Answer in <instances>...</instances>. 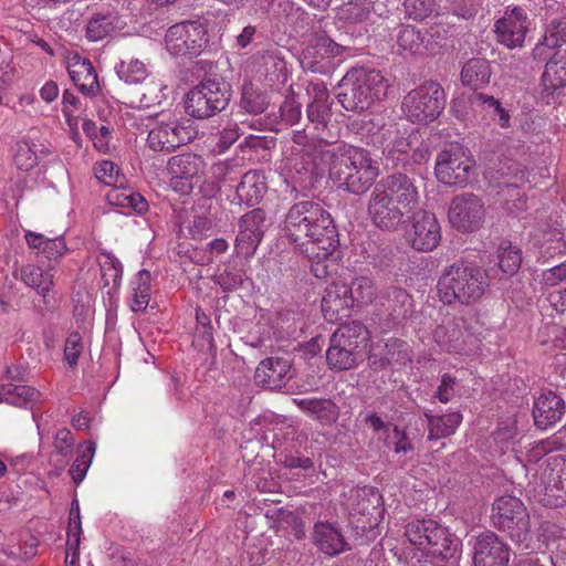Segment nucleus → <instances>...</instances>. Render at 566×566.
<instances>
[{"mask_svg": "<svg viewBox=\"0 0 566 566\" xmlns=\"http://www.w3.org/2000/svg\"><path fill=\"white\" fill-rule=\"evenodd\" d=\"M243 281V273L240 270L229 266L214 276V282L226 292H232L239 289Z\"/></svg>", "mask_w": 566, "mask_h": 566, "instance_id": "obj_52", "label": "nucleus"}, {"mask_svg": "<svg viewBox=\"0 0 566 566\" xmlns=\"http://www.w3.org/2000/svg\"><path fill=\"white\" fill-rule=\"evenodd\" d=\"M283 231L311 261V272L316 277H326L336 269L338 233L329 212L319 202L302 200L292 205Z\"/></svg>", "mask_w": 566, "mask_h": 566, "instance_id": "obj_1", "label": "nucleus"}, {"mask_svg": "<svg viewBox=\"0 0 566 566\" xmlns=\"http://www.w3.org/2000/svg\"><path fill=\"white\" fill-rule=\"evenodd\" d=\"M440 226L436 217L427 211L412 214L408 239L418 251H432L441 240Z\"/></svg>", "mask_w": 566, "mask_h": 566, "instance_id": "obj_21", "label": "nucleus"}, {"mask_svg": "<svg viewBox=\"0 0 566 566\" xmlns=\"http://www.w3.org/2000/svg\"><path fill=\"white\" fill-rule=\"evenodd\" d=\"M424 417L428 422L429 440H438L453 434L462 422V415L460 412L434 416L430 411H426Z\"/></svg>", "mask_w": 566, "mask_h": 566, "instance_id": "obj_34", "label": "nucleus"}, {"mask_svg": "<svg viewBox=\"0 0 566 566\" xmlns=\"http://www.w3.org/2000/svg\"><path fill=\"white\" fill-rule=\"evenodd\" d=\"M486 271L474 263L457 261L447 266L438 280L439 300L448 305L476 303L489 289Z\"/></svg>", "mask_w": 566, "mask_h": 566, "instance_id": "obj_3", "label": "nucleus"}, {"mask_svg": "<svg viewBox=\"0 0 566 566\" xmlns=\"http://www.w3.org/2000/svg\"><path fill=\"white\" fill-rule=\"evenodd\" d=\"M95 443L88 441L85 450H83L71 465L69 473L72 476L75 484H80L86 475V472L91 465L93 455L95 453Z\"/></svg>", "mask_w": 566, "mask_h": 566, "instance_id": "obj_47", "label": "nucleus"}, {"mask_svg": "<svg viewBox=\"0 0 566 566\" xmlns=\"http://www.w3.org/2000/svg\"><path fill=\"white\" fill-rule=\"evenodd\" d=\"M457 387L458 379L450 374H443L433 397L442 403H448L455 396Z\"/></svg>", "mask_w": 566, "mask_h": 566, "instance_id": "obj_55", "label": "nucleus"}, {"mask_svg": "<svg viewBox=\"0 0 566 566\" xmlns=\"http://www.w3.org/2000/svg\"><path fill=\"white\" fill-rule=\"evenodd\" d=\"M35 144L22 139L15 144L14 164L20 170L29 171L38 164Z\"/></svg>", "mask_w": 566, "mask_h": 566, "instance_id": "obj_46", "label": "nucleus"}, {"mask_svg": "<svg viewBox=\"0 0 566 566\" xmlns=\"http://www.w3.org/2000/svg\"><path fill=\"white\" fill-rule=\"evenodd\" d=\"M448 216L451 224L458 230L475 231L485 217L484 203L474 193H462L453 198Z\"/></svg>", "mask_w": 566, "mask_h": 566, "instance_id": "obj_14", "label": "nucleus"}, {"mask_svg": "<svg viewBox=\"0 0 566 566\" xmlns=\"http://www.w3.org/2000/svg\"><path fill=\"white\" fill-rule=\"evenodd\" d=\"M265 227V212L256 208L242 216L234 248L239 255L250 258L260 244Z\"/></svg>", "mask_w": 566, "mask_h": 566, "instance_id": "obj_17", "label": "nucleus"}, {"mask_svg": "<svg viewBox=\"0 0 566 566\" xmlns=\"http://www.w3.org/2000/svg\"><path fill=\"white\" fill-rule=\"evenodd\" d=\"M410 151L411 142L405 137H397L386 145L382 153L386 163L397 167L398 165L406 166L409 163Z\"/></svg>", "mask_w": 566, "mask_h": 566, "instance_id": "obj_43", "label": "nucleus"}, {"mask_svg": "<svg viewBox=\"0 0 566 566\" xmlns=\"http://www.w3.org/2000/svg\"><path fill=\"white\" fill-rule=\"evenodd\" d=\"M74 447V438L72 432L66 429L62 428L60 429L54 439V449L57 453H60L63 457H67L72 453Z\"/></svg>", "mask_w": 566, "mask_h": 566, "instance_id": "obj_61", "label": "nucleus"}, {"mask_svg": "<svg viewBox=\"0 0 566 566\" xmlns=\"http://www.w3.org/2000/svg\"><path fill=\"white\" fill-rule=\"evenodd\" d=\"M566 43V18L554 19L546 28L543 44L549 49Z\"/></svg>", "mask_w": 566, "mask_h": 566, "instance_id": "obj_49", "label": "nucleus"}, {"mask_svg": "<svg viewBox=\"0 0 566 566\" xmlns=\"http://www.w3.org/2000/svg\"><path fill=\"white\" fill-rule=\"evenodd\" d=\"M312 537L315 546L328 556L339 555L349 548L342 530L336 523L316 522Z\"/></svg>", "mask_w": 566, "mask_h": 566, "instance_id": "obj_27", "label": "nucleus"}, {"mask_svg": "<svg viewBox=\"0 0 566 566\" xmlns=\"http://www.w3.org/2000/svg\"><path fill=\"white\" fill-rule=\"evenodd\" d=\"M345 49L328 36L318 35L303 51L301 63L314 73H325L329 69V59L342 54Z\"/></svg>", "mask_w": 566, "mask_h": 566, "instance_id": "obj_22", "label": "nucleus"}, {"mask_svg": "<svg viewBox=\"0 0 566 566\" xmlns=\"http://www.w3.org/2000/svg\"><path fill=\"white\" fill-rule=\"evenodd\" d=\"M348 294L354 301V306H361L370 303L375 295L376 289L373 281L367 276H359L347 284Z\"/></svg>", "mask_w": 566, "mask_h": 566, "instance_id": "obj_44", "label": "nucleus"}, {"mask_svg": "<svg viewBox=\"0 0 566 566\" xmlns=\"http://www.w3.org/2000/svg\"><path fill=\"white\" fill-rule=\"evenodd\" d=\"M301 104L293 96H287L280 106V116L286 125H294L301 118Z\"/></svg>", "mask_w": 566, "mask_h": 566, "instance_id": "obj_56", "label": "nucleus"}, {"mask_svg": "<svg viewBox=\"0 0 566 566\" xmlns=\"http://www.w3.org/2000/svg\"><path fill=\"white\" fill-rule=\"evenodd\" d=\"M446 102L443 87L436 81H427L403 97L401 109L408 120L428 124L441 115Z\"/></svg>", "mask_w": 566, "mask_h": 566, "instance_id": "obj_5", "label": "nucleus"}, {"mask_svg": "<svg viewBox=\"0 0 566 566\" xmlns=\"http://www.w3.org/2000/svg\"><path fill=\"white\" fill-rule=\"evenodd\" d=\"M116 198L118 205L130 207L138 213H143L148 208L146 199L137 192L116 195Z\"/></svg>", "mask_w": 566, "mask_h": 566, "instance_id": "obj_62", "label": "nucleus"}, {"mask_svg": "<svg viewBox=\"0 0 566 566\" xmlns=\"http://www.w3.org/2000/svg\"><path fill=\"white\" fill-rule=\"evenodd\" d=\"M510 547L493 532H484L475 538L474 566H507Z\"/></svg>", "mask_w": 566, "mask_h": 566, "instance_id": "obj_19", "label": "nucleus"}, {"mask_svg": "<svg viewBox=\"0 0 566 566\" xmlns=\"http://www.w3.org/2000/svg\"><path fill=\"white\" fill-rule=\"evenodd\" d=\"M101 275L104 286L113 284L115 289L120 285L123 276V265L120 261L111 252L102 251L97 258Z\"/></svg>", "mask_w": 566, "mask_h": 566, "instance_id": "obj_40", "label": "nucleus"}, {"mask_svg": "<svg viewBox=\"0 0 566 566\" xmlns=\"http://www.w3.org/2000/svg\"><path fill=\"white\" fill-rule=\"evenodd\" d=\"M405 13L409 19L422 21L434 10V0H405Z\"/></svg>", "mask_w": 566, "mask_h": 566, "instance_id": "obj_50", "label": "nucleus"}, {"mask_svg": "<svg viewBox=\"0 0 566 566\" xmlns=\"http://www.w3.org/2000/svg\"><path fill=\"white\" fill-rule=\"evenodd\" d=\"M232 96L231 85L223 80H206L191 88L186 97V112L205 119L222 112Z\"/></svg>", "mask_w": 566, "mask_h": 566, "instance_id": "obj_6", "label": "nucleus"}, {"mask_svg": "<svg viewBox=\"0 0 566 566\" xmlns=\"http://www.w3.org/2000/svg\"><path fill=\"white\" fill-rule=\"evenodd\" d=\"M471 104L482 106L486 114L501 128L511 127V116L509 111L502 106V103L492 95L484 93H473L470 97Z\"/></svg>", "mask_w": 566, "mask_h": 566, "instance_id": "obj_37", "label": "nucleus"}, {"mask_svg": "<svg viewBox=\"0 0 566 566\" xmlns=\"http://www.w3.org/2000/svg\"><path fill=\"white\" fill-rule=\"evenodd\" d=\"M161 117L156 122L148 133L147 143L149 148L155 151H174L181 145H186L195 137V130L191 125L180 122L170 116L155 114L148 116V120H154Z\"/></svg>", "mask_w": 566, "mask_h": 566, "instance_id": "obj_10", "label": "nucleus"}, {"mask_svg": "<svg viewBox=\"0 0 566 566\" xmlns=\"http://www.w3.org/2000/svg\"><path fill=\"white\" fill-rule=\"evenodd\" d=\"M294 403L323 426H332L339 417L338 406L328 398L294 399Z\"/></svg>", "mask_w": 566, "mask_h": 566, "instance_id": "obj_29", "label": "nucleus"}, {"mask_svg": "<svg viewBox=\"0 0 566 566\" xmlns=\"http://www.w3.org/2000/svg\"><path fill=\"white\" fill-rule=\"evenodd\" d=\"M239 127L237 123H229L219 134L217 148L220 153L229 149L239 138Z\"/></svg>", "mask_w": 566, "mask_h": 566, "instance_id": "obj_60", "label": "nucleus"}, {"mask_svg": "<svg viewBox=\"0 0 566 566\" xmlns=\"http://www.w3.org/2000/svg\"><path fill=\"white\" fill-rule=\"evenodd\" d=\"M545 506L560 507L566 504V460L554 459L546 474L544 495Z\"/></svg>", "mask_w": 566, "mask_h": 566, "instance_id": "obj_26", "label": "nucleus"}, {"mask_svg": "<svg viewBox=\"0 0 566 566\" xmlns=\"http://www.w3.org/2000/svg\"><path fill=\"white\" fill-rule=\"evenodd\" d=\"M499 266L506 275L515 274L522 263V252L511 242H503L499 249Z\"/></svg>", "mask_w": 566, "mask_h": 566, "instance_id": "obj_45", "label": "nucleus"}, {"mask_svg": "<svg viewBox=\"0 0 566 566\" xmlns=\"http://www.w3.org/2000/svg\"><path fill=\"white\" fill-rule=\"evenodd\" d=\"M150 282L151 274L148 270H140L132 281V311L140 312L147 308L150 301Z\"/></svg>", "mask_w": 566, "mask_h": 566, "instance_id": "obj_39", "label": "nucleus"}, {"mask_svg": "<svg viewBox=\"0 0 566 566\" xmlns=\"http://www.w3.org/2000/svg\"><path fill=\"white\" fill-rule=\"evenodd\" d=\"M239 172V165L234 160L218 161L211 166V175L217 181L233 180Z\"/></svg>", "mask_w": 566, "mask_h": 566, "instance_id": "obj_54", "label": "nucleus"}, {"mask_svg": "<svg viewBox=\"0 0 566 566\" xmlns=\"http://www.w3.org/2000/svg\"><path fill=\"white\" fill-rule=\"evenodd\" d=\"M118 17L114 13L94 14L86 25V38L90 41H99L111 35L118 28Z\"/></svg>", "mask_w": 566, "mask_h": 566, "instance_id": "obj_38", "label": "nucleus"}, {"mask_svg": "<svg viewBox=\"0 0 566 566\" xmlns=\"http://www.w3.org/2000/svg\"><path fill=\"white\" fill-rule=\"evenodd\" d=\"M492 521L515 543H523L530 537V515L518 497L512 495L497 497L492 505Z\"/></svg>", "mask_w": 566, "mask_h": 566, "instance_id": "obj_9", "label": "nucleus"}, {"mask_svg": "<svg viewBox=\"0 0 566 566\" xmlns=\"http://www.w3.org/2000/svg\"><path fill=\"white\" fill-rule=\"evenodd\" d=\"M347 283L333 282L325 289L322 298V312L324 317L336 323L349 316L350 310L354 307V301L348 294Z\"/></svg>", "mask_w": 566, "mask_h": 566, "instance_id": "obj_25", "label": "nucleus"}, {"mask_svg": "<svg viewBox=\"0 0 566 566\" xmlns=\"http://www.w3.org/2000/svg\"><path fill=\"white\" fill-rule=\"evenodd\" d=\"M494 28L500 43L509 49L521 48L530 28V20L522 8H507Z\"/></svg>", "mask_w": 566, "mask_h": 566, "instance_id": "obj_18", "label": "nucleus"}, {"mask_svg": "<svg viewBox=\"0 0 566 566\" xmlns=\"http://www.w3.org/2000/svg\"><path fill=\"white\" fill-rule=\"evenodd\" d=\"M83 350L82 336L77 332H72L64 344L63 357L70 368L77 366L78 358Z\"/></svg>", "mask_w": 566, "mask_h": 566, "instance_id": "obj_51", "label": "nucleus"}, {"mask_svg": "<svg viewBox=\"0 0 566 566\" xmlns=\"http://www.w3.org/2000/svg\"><path fill=\"white\" fill-rule=\"evenodd\" d=\"M491 66L484 59H471L462 67L461 81L473 90L481 88L490 82Z\"/></svg>", "mask_w": 566, "mask_h": 566, "instance_id": "obj_35", "label": "nucleus"}, {"mask_svg": "<svg viewBox=\"0 0 566 566\" xmlns=\"http://www.w3.org/2000/svg\"><path fill=\"white\" fill-rule=\"evenodd\" d=\"M481 6V0H454L453 12L455 15L470 19L474 17Z\"/></svg>", "mask_w": 566, "mask_h": 566, "instance_id": "obj_63", "label": "nucleus"}, {"mask_svg": "<svg viewBox=\"0 0 566 566\" xmlns=\"http://www.w3.org/2000/svg\"><path fill=\"white\" fill-rule=\"evenodd\" d=\"M405 536L416 546V552L428 549L429 553L443 557H453L459 541L448 530L433 520H416L407 524Z\"/></svg>", "mask_w": 566, "mask_h": 566, "instance_id": "obj_8", "label": "nucleus"}, {"mask_svg": "<svg viewBox=\"0 0 566 566\" xmlns=\"http://www.w3.org/2000/svg\"><path fill=\"white\" fill-rule=\"evenodd\" d=\"M367 212L374 226L381 230H395L408 213L375 188L368 200Z\"/></svg>", "mask_w": 566, "mask_h": 566, "instance_id": "obj_20", "label": "nucleus"}, {"mask_svg": "<svg viewBox=\"0 0 566 566\" xmlns=\"http://www.w3.org/2000/svg\"><path fill=\"white\" fill-rule=\"evenodd\" d=\"M291 360L283 357H268L258 365L254 380L258 386L280 390L285 387L292 378Z\"/></svg>", "mask_w": 566, "mask_h": 566, "instance_id": "obj_23", "label": "nucleus"}, {"mask_svg": "<svg viewBox=\"0 0 566 566\" xmlns=\"http://www.w3.org/2000/svg\"><path fill=\"white\" fill-rule=\"evenodd\" d=\"M324 171L323 163H314L310 155L302 156L292 163L290 168V177L301 188L306 189L313 187L318 177Z\"/></svg>", "mask_w": 566, "mask_h": 566, "instance_id": "obj_33", "label": "nucleus"}, {"mask_svg": "<svg viewBox=\"0 0 566 566\" xmlns=\"http://www.w3.org/2000/svg\"><path fill=\"white\" fill-rule=\"evenodd\" d=\"M331 103H314L311 102L307 106V118L316 125L325 126L329 118Z\"/></svg>", "mask_w": 566, "mask_h": 566, "instance_id": "obj_58", "label": "nucleus"}, {"mask_svg": "<svg viewBox=\"0 0 566 566\" xmlns=\"http://www.w3.org/2000/svg\"><path fill=\"white\" fill-rule=\"evenodd\" d=\"M95 177L101 182L115 188H122L125 184V177L119 172V168L108 160H103L96 165Z\"/></svg>", "mask_w": 566, "mask_h": 566, "instance_id": "obj_48", "label": "nucleus"}, {"mask_svg": "<svg viewBox=\"0 0 566 566\" xmlns=\"http://www.w3.org/2000/svg\"><path fill=\"white\" fill-rule=\"evenodd\" d=\"M206 33L203 25L198 21L176 23L166 32V49L174 56L196 57L207 44Z\"/></svg>", "mask_w": 566, "mask_h": 566, "instance_id": "obj_11", "label": "nucleus"}, {"mask_svg": "<svg viewBox=\"0 0 566 566\" xmlns=\"http://www.w3.org/2000/svg\"><path fill=\"white\" fill-rule=\"evenodd\" d=\"M367 329L358 321L340 325L332 335L326 352L328 366L337 370L352 369L357 364L358 345L367 339Z\"/></svg>", "mask_w": 566, "mask_h": 566, "instance_id": "obj_7", "label": "nucleus"}, {"mask_svg": "<svg viewBox=\"0 0 566 566\" xmlns=\"http://www.w3.org/2000/svg\"><path fill=\"white\" fill-rule=\"evenodd\" d=\"M339 87L340 105L346 111L363 113L386 96L388 84L377 70L353 69L343 77Z\"/></svg>", "mask_w": 566, "mask_h": 566, "instance_id": "obj_4", "label": "nucleus"}, {"mask_svg": "<svg viewBox=\"0 0 566 566\" xmlns=\"http://www.w3.org/2000/svg\"><path fill=\"white\" fill-rule=\"evenodd\" d=\"M206 163L196 154H181L174 156L168 163L170 175L180 180L191 181L205 172Z\"/></svg>", "mask_w": 566, "mask_h": 566, "instance_id": "obj_32", "label": "nucleus"}, {"mask_svg": "<svg viewBox=\"0 0 566 566\" xmlns=\"http://www.w3.org/2000/svg\"><path fill=\"white\" fill-rule=\"evenodd\" d=\"M473 166L474 160L464 148L455 145L438 154L434 172L438 180L444 185L463 186L468 182Z\"/></svg>", "mask_w": 566, "mask_h": 566, "instance_id": "obj_12", "label": "nucleus"}, {"mask_svg": "<svg viewBox=\"0 0 566 566\" xmlns=\"http://www.w3.org/2000/svg\"><path fill=\"white\" fill-rule=\"evenodd\" d=\"M433 338L443 350L454 354H468L479 343L464 317H454L439 325L433 332Z\"/></svg>", "mask_w": 566, "mask_h": 566, "instance_id": "obj_13", "label": "nucleus"}, {"mask_svg": "<svg viewBox=\"0 0 566 566\" xmlns=\"http://www.w3.org/2000/svg\"><path fill=\"white\" fill-rule=\"evenodd\" d=\"M408 213L413 211L419 202V192L413 179L402 172H394L381 178L374 187Z\"/></svg>", "mask_w": 566, "mask_h": 566, "instance_id": "obj_16", "label": "nucleus"}, {"mask_svg": "<svg viewBox=\"0 0 566 566\" xmlns=\"http://www.w3.org/2000/svg\"><path fill=\"white\" fill-rule=\"evenodd\" d=\"M542 82L546 90L566 86V52L555 53L546 63Z\"/></svg>", "mask_w": 566, "mask_h": 566, "instance_id": "obj_36", "label": "nucleus"}, {"mask_svg": "<svg viewBox=\"0 0 566 566\" xmlns=\"http://www.w3.org/2000/svg\"><path fill=\"white\" fill-rule=\"evenodd\" d=\"M115 72L120 81L126 84H139L149 75L148 69L138 59L122 60L115 65Z\"/></svg>", "mask_w": 566, "mask_h": 566, "instance_id": "obj_41", "label": "nucleus"}, {"mask_svg": "<svg viewBox=\"0 0 566 566\" xmlns=\"http://www.w3.org/2000/svg\"><path fill=\"white\" fill-rule=\"evenodd\" d=\"M66 251H67V248H66L65 241L61 235L52 238V239L48 238V240L42 249L43 255L49 261L57 260Z\"/></svg>", "mask_w": 566, "mask_h": 566, "instance_id": "obj_59", "label": "nucleus"}, {"mask_svg": "<svg viewBox=\"0 0 566 566\" xmlns=\"http://www.w3.org/2000/svg\"><path fill=\"white\" fill-rule=\"evenodd\" d=\"M67 72L72 82L83 95L94 97L99 93L97 74L88 59L78 55L73 56L69 61Z\"/></svg>", "mask_w": 566, "mask_h": 566, "instance_id": "obj_28", "label": "nucleus"}, {"mask_svg": "<svg viewBox=\"0 0 566 566\" xmlns=\"http://www.w3.org/2000/svg\"><path fill=\"white\" fill-rule=\"evenodd\" d=\"M433 33L421 32L413 25H401L396 42L400 50L409 52L410 54H421L423 50L433 52L434 44L430 41Z\"/></svg>", "mask_w": 566, "mask_h": 566, "instance_id": "obj_31", "label": "nucleus"}, {"mask_svg": "<svg viewBox=\"0 0 566 566\" xmlns=\"http://www.w3.org/2000/svg\"><path fill=\"white\" fill-rule=\"evenodd\" d=\"M237 198L249 207L258 205L266 192L265 177L258 170L247 171L235 189Z\"/></svg>", "mask_w": 566, "mask_h": 566, "instance_id": "obj_30", "label": "nucleus"}, {"mask_svg": "<svg viewBox=\"0 0 566 566\" xmlns=\"http://www.w3.org/2000/svg\"><path fill=\"white\" fill-rule=\"evenodd\" d=\"M379 164L367 149L339 145L333 149L329 177L337 187L353 195L365 193L379 176Z\"/></svg>", "mask_w": 566, "mask_h": 566, "instance_id": "obj_2", "label": "nucleus"}, {"mask_svg": "<svg viewBox=\"0 0 566 566\" xmlns=\"http://www.w3.org/2000/svg\"><path fill=\"white\" fill-rule=\"evenodd\" d=\"M53 270L52 265L43 269L35 264H24L20 269V280L41 296L40 303H34V307L41 315L53 312L56 307L52 295L54 286Z\"/></svg>", "mask_w": 566, "mask_h": 566, "instance_id": "obj_15", "label": "nucleus"}, {"mask_svg": "<svg viewBox=\"0 0 566 566\" xmlns=\"http://www.w3.org/2000/svg\"><path fill=\"white\" fill-rule=\"evenodd\" d=\"M565 411L564 399L552 390H544L534 400V423L538 429L545 430L560 421Z\"/></svg>", "mask_w": 566, "mask_h": 566, "instance_id": "obj_24", "label": "nucleus"}, {"mask_svg": "<svg viewBox=\"0 0 566 566\" xmlns=\"http://www.w3.org/2000/svg\"><path fill=\"white\" fill-rule=\"evenodd\" d=\"M269 101L266 95L259 91L252 83H244L240 106L249 114L258 115L265 111Z\"/></svg>", "mask_w": 566, "mask_h": 566, "instance_id": "obj_42", "label": "nucleus"}, {"mask_svg": "<svg viewBox=\"0 0 566 566\" xmlns=\"http://www.w3.org/2000/svg\"><path fill=\"white\" fill-rule=\"evenodd\" d=\"M450 558L431 554L428 549H423L415 552L410 556V566H447V560Z\"/></svg>", "mask_w": 566, "mask_h": 566, "instance_id": "obj_57", "label": "nucleus"}, {"mask_svg": "<svg viewBox=\"0 0 566 566\" xmlns=\"http://www.w3.org/2000/svg\"><path fill=\"white\" fill-rule=\"evenodd\" d=\"M566 279V263L555 265L543 273V282L547 286H555Z\"/></svg>", "mask_w": 566, "mask_h": 566, "instance_id": "obj_64", "label": "nucleus"}, {"mask_svg": "<svg viewBox=\"0 0 566 566\" xmlns=\"http://www.w3.org/2000/svg\"><path fill=\"white\" fill-rule=\"evenodd\" d=\"M8 400L18 406H22L27 402L36 401L40 397V392L30 386L18 385L7 389Z\"/></svg>", "mask_w": 566, "mask_h": 566, "instance_id": "obj_53", "label": "nucleus"}]
</instances>
